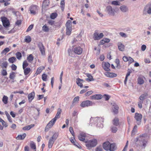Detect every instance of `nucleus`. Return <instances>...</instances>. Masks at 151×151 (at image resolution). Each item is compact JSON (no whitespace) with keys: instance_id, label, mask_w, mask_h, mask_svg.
<instances>
[{"instance_id":"nucleus-1","label":"nucleus","mask_w":151,"mask_h":151,"mask_svg":"<svg viewBox=\"0 0 151 151\" xmlns=\"http://www.w3.org/2000/svg\"><path fill=\"white\" fill-rule=\"evenodd\" d=\"M135 141L137 144H139L140 146H141L143 148H145L146 146L147 141L145 139V138L143 136H140L139 137L136 138Z\"/></svg>"},{"instance_id":"nucleus-2","label":"nucleus","mask_w":151,"mask_h":151,"mask_svg":"<svg viewBox=\"0 0 151 151\" xmlns=\"http://www.w3.org/2000/svg\"><path fill=\"white\" fill-rule=\"evenodd\" d=\"M93 121L94 122V124H96L98 127H102L103 125L102 124H100L99 126L98 125L99 123L101 124L102 122H103L104 119L102 117H92L90 119V122H92Z\"/></svg>"},{"instance_id":"nucleus-3","label":"nucleus","mask_w":151,"mask_h":151,"mask_svg":"<svg viewBox=\"0 0 151 151\" xmlns=\"http://www.w3.org/2000/svg\"><path fill=\"white\" fill-rule=\"evenodd\" d=\"M58 136V132H55L50 139L48 144V147L49 148H50L52 147L53 144L57 139Z\"/></svg>"},{"instance_id":"nucleus-4","label":"nucleus","mask_w":151,"mask_h":151,"mask_svg":"<svg viewBox=\"0 0 151 151\" xmlns=\"http://www.w3.org/2000/svg\"><path fill=\"white\" fill-rule=\"evenodd\" d=\"M97 143V140L94 139L89 141L86 145L87 148L88 149H90L91 148L95 147Z\"/></svg>"},{"instance_id":"nucleus-5","label":"nucleus","mask_w":151,"mask_h":151,"mask_svg":"<svg viewBox=\"0 0 151 151\" xmlns=\"http://www.w3.org/2000/svg\"><path fill=\"white\" fill-rule=\"evenodd\" d=\"M95 103L91 101L86 100L82 102L80 106L82 107H85L92 106Z\"/></svg>"},{"instance_id":"nucleus-6","label":"nucleus","mask_w":151,"mask_h":151,"mask_svg":"<svg viewBox=\"0 0 151 151\" xmlns=\"http://www.w3.org/2000/svg\"><path fill=\"white\" fill-rule=\"evenodd\" d=\"M1 19L3 25L4 27H6L9 25L10 22L9 20L7 18L5 17H1Z\"/></svg>"},{"instance_id":"nucleus-7","label":"nucleus","mask_w":151,"mask_h":151,"mask_svg":"<svg viewBox=\"0 0 151 151\" xmlns=\"http://www.w3.org/2000/svg\"><path fill=\"white\" fill-rule=\"evenodd\" d=\"M104 35L102 33H100L99 35L97 31H95L93 34V38L95 40H100L104 37Z\"/></svg>"},{"instance_id":"nucleus-8","label":"nucleus","mask_w":151,"mask_h":151,"mask_svg":"<svg viewBox=\"0 0 151 151\" xmlns=\"http://www.w3.org/2000/svg\"><path fill=\"white\" fill-rule=\"evenodd\" d=\"M142 118V115L141 114L137 113H135L134 118L136 120L138 125L140 124Z\"/></svg>"},{"instance_id":"nucleus-9","label":"nucleus","mask_w":151,"mask_h":151,"mask_svg":"<svg viewBox=\"0 0 151 151\" xmlns=\"http://www.w3.org/2000/svg\"><path fill=\"white\" fill-rule=\"evenodd\" d=\"M29 9L31 14L35 15L37 11L38 6L36 5H32L30 6Z\"/></svg>"},{"instance_id":"nucleus-10","label":"nucleus","mask_w":151,"mask_h":151,"mask_svg":"<svg viewBox=\"0 0 151 151\" xmlns=\"http://www.w3.org/2000/svg\"><path fill=\"white\" fill-rule=\"evenodd\" d=\"M86 137V134L83 132L80 133L78 136V139L82 141L86 142L87 141L85 139Z\"/></svg>"},{"instance_id":"nucleus-11","label":"nucleus","mask_w":151,"mask_h":151,"mask_svg":"<svg viewBox=\"0 0 151 151\" xmlns=\"http://www.w3.org/2000/svg\"><path fill=\"white\" fill-rule=\"evenodd\" d=\"M54 119H52L47 125L45 129V132L47 131L50 128H51L55 122V121H54Z\"/></svg>"},{"instance_id":"nucleus-12","label":"nucleus","mask_w":151,"mask_h":151,"mask_svg":"<svg viewBox=\"0 0 151 151\" xmlns=\"http://www.w3.org/2000/svg\"><path fill=\"white\" fill-rule=\"evenodd\" d=\"M112 109L113 112L114 114H117L118 113L119 107L118 105L115 104L113 103L112 105Z\"/></svg>"},{"instance_id":"nucleus-13","label":"nucleus","mask_w":151,"mask_h":151,"mask_svg":"<svg viewBox=\"0 0 151 151\" xmlns=\"http://www.w3.org/2000/svg\"><path fill=\"white\" fill-rule=\"evenodd\" d=\"M123 60L125 62H128V63L130 64L134 62L133 59L130 57L124 56L123 57Z\"/></svg>"},{"instance_id":"nucleus-14","label":"nucleus","mask_w":151,"mask_h":151,"mask_svg":"<svg viewBox=\"0 0 151 151\" xmlns=\"http://www.w3.org/2000/svg\"><path fill=\"white\" fill-rule=\"evenodd\" d=\"M82 48L79 46L75 47L74 50V53L78 55L81 54L82 52Z\"/></svg>"},{"instance_id":"nucleus-15","label":"nucleus","mask_w":151,"mask_h":151,"mask_svg":"<svg viewBox=\"0 0 151 151\" xmlns=\"http://www.w3.org/2000/svg\"><path fill=\"white\" fill-rule=\"evenodd\" d=\"M106 10L109 14L113 16L114 15V13L111 6H107Z\"/></svg>"},{"instance_id":"nucleus-16","label":"nucleus","mask_w":151,"mask_h":151,"mask_svg":"<svg viewBox=\"0 0 151 151\" xmlns=\"http://www.w3.org/2000/svg\"><path fill=\"white\" fill-rule=\"evenodd\" d=\"M38 47L42 55H45V48L42 43H40L38 45Z\"/></svg>"},{"instance_id":"nucleus-17","label":"nucleus","mask_w":151,"mask_h":151,"mask_svg":"<svg viewBox=\"0 0 151 151\" xmlns=\"http://www.w3.org/2000/svg\"><path fill=\"white\" fill-rule=\"evenodd\" d=\"M110 143L109 141H107L103 144V148L105 150L108 151L109 150Z\"/></svg>"},{"instance_id":"nucleus-18","label":"nucleus","mask_w":151,"mask_h":151,"mask_svg":"<svg viewBox=\"0 0 151 151\" xmlns=\"http://www.w3.org/2000/svg\"><path fill=\"white\" fill-rule=\"evenodd\" d=\"M132 72V70L128 69L127 70V72L126 75L125 79L124 81V83L126 85L128 79V77L130 76V74Z\"/></svg>"},{"instance_id":"nucleus-19","label":"nucleus","mask_w":151,"mask_h":151,"mask_svg":"<svg viewBox=\"0 0 151 151\" xmlns=\"http://www.w3.org/2000/svg\"><path fill=\"white\" fill-rule=\"evenodd\" d=\"M104 75L108 77L113 78L116 77L117 75L116 74L112 73L105 72Z\"/></svg>"},{"instance_id":"nucleus-20","label":"nucleus","mask_w":151,"mask_h":151,"mask_svg":"<svg viewBox=\"0 0 151 151\" xmlns=\"http://www.w3.org/2000/svg\"><path fill=\"white\" fill-rule=\"evenodd\" d=\"M92 99H100L102 97V96L101 94H95L91 96Z\"/></svg>"},{"instance_id":"nucleus-21","label":"nucleus","mask_w":151,"mask_h":151,"mask_svg":"<svg viewBox=\"0 0 151 151\" xmlns=\"http://www.w3.org/2000/svg\"><path fill=\"white\" fill-rule=\"evenodd\" d=\"M61 110L60 108H58V111L57 113V114L54 118L53 119L54 120V121H56V120L57 119H59L60 116V114L61 113Z\"/></svg>"},{"instance_id":"nucleus-22","label":"nucleus","mask_w":151,"mask_h":151,"mask_svg":"<svg viewBox=\"0 0 151 151\" xmlns=\"http://www.w3.org/2000/svg\"><path fill=\"white\" fill-rule=\"evenodd\" d=\"M35 96V93L34 92L31 93L28 95V97L29 102H31L32 100L34 99Z\"/></svg>"},{"instance_id":"nucleus-23","label":"nucleus","mask_w":151,"mask_h":151,"mask_svg":"<svg viewBox=\"0 0 151 151\" xmlns=\"http://www.w3.org/2000/svg\"><path fill=\"white\" fill-rule=\"evenodd\" d=\"M110 41V39L106 38H104L100 42V45H103L106 43H109Z\"/></svg>"},{"instance_id":"nucleus-24","label":"nucleus","mask_w":151,"mask_h":151,"mask_svg":"<svg viewBox=\"0 0 151 151\" xmlns=\"http://www.w3.org/2000/svg\"><path fill=\"white\" fill-rule=\"evenodd\" d=\"M145 77L144 76H141L138 78H137L138 83L140 85L142 84L144 82V78Z\"/></svg>"},{"instance_id":"nucleus-25","label":"nucleus","mask_w":151,"mask_h":151,"mask_svg":"<svg viewBox=\"0 0 151 151\" xmlns=\"http://www.w3.org/2000/svg\"><path fill=\"white\" fill-rule=\"evenodd\" d=\"M148 95L147 93H145L142 94L139 97V101L143 102V101L145 99V97Z\"/></svg>"},{"instance_id":"nucleus-26","label":"nucleus","mask_w":151,"mask_h":151,"mask_svg":"<svg viewBox=\"0 0 151 151\" xmlns=\"http://www.w3.org/2000/svg\"><path fill=\"white\" fill-rule=\"evenodd\" d=\"M118 46L119 50L123 51L124 50V46L122 43L119 42L118 43Z\"/></svg>"},{"instance_id":"nucleus-27","label":"nucleus","mask_w":151,"mask_h":151,"mask_svg":"<svg viewBox=\"0 0 151 151\" xmlns=\"http://www.w3.org/2000/svg\"><path fill=\"white\" fill-rule=\"evenodd\" d=\"M109 150L110 151H114L116 149V147L114 143L110 144V145Z\"/></svg>"},{"instance_id":"nucleus-28","label":"nucleus","mask_w":151,"mask_h":151,"mask_svg":"<svg viewBox=\"0 0 151 151\" xmlns=\"http://www.w3.org/2000/svg\"><path fill=\"white\" fill-rule=\"evenodd\" d=\"M112 123L115 126H118L119 124V120L117 117L115 118L113 120Z\"/></svg>"},{"instance_id":"nucleus-29","label":"nucleus","mask_w":151,"mask_h":151,"mask_svg":"<svg viewBox=\"0 0 151 151\" xmlns=\"http://www.w3.org/2000/svg\"><path fill=\"white\" fill-rule=\"evenodd\" d=\"M27 67H23V69L24 70V72L25 75H28L30 71V69L29 68H26Z\"/></svg>"},{"instance_id":"nucleus-30","label":"nucleus","mask_w":151,"mask_h":151,"mask_svg":"<svg viewBox=\"0 0 151 151\" xmlns=\"http://www.w3.org/2000/svg\"><path fill=\"white\" fill-rule=\"evenodd\" d=\"M26 136L25 133H24L22 135H18L16 138L17 140H22Z\"/></svg>"},{"instance_id":"nucleus-31","label":"nucleus","mask_w":151,"mask_h":151,"mask_svg":"<svg viewBox=\"0 0 151 151\" xmlns=\"http://www.w3.org/2000/svg\"><path fill=\"white\" fill-rule=\"evenodd\" d=\"M87 76L88 78H87L86 79V80L88 81H93L94 79L93 78V76H92V75L89 73H87L86 75Z\"/></svg>"},{"instance_id":"nucleus-32","label":"nucleus","mask_w":151,"mask_h":151,"mask_svg":"<svg viewBox=\"0 0 151 151\" xmlns=\"http://www.w3.org/2000/svg\"><path fill=\"white\" fill-rule=\"evenodd\" d=\"M65 26L66 28H72L71 21L70 20H68L66 23Z\"/></svg>"},{"instance_id":"nucleus-33","label":"nucleus","mask_w":151,"mask_h":151,"mask_svg":"<svg viewBox=\"0 0 151 151\" xmlns=\"http://www.w3.org/2000/svg\"><path fill=\"white\" fill-rule=\"evenodd\" d=\"M60 7L62 11H63L65 6V0H61L60 2Z\"/></svg>"},{"instance_id":"nucleus-34","label":"nucleus","mask_w":151,"mask_h":151,"mask_svg":"<svg viewBox=\"0 0 151 151\" xmlns=\"http://www.w3.org/2000/svg\"><path fill=\"white\" fill-rule=\"evenodd\" d=\"M17 60V59L15 57H11L8 59L9 62L11 63H13Z\"/></svg>"},{"instance_id":"nucleus-35","label":"nucleus","mask_w":151,"mask_h":151,"mask_svg":"<svg viewBox=\"0 0 151 151\" xmlns=\"http://www.w3.org/2000/svg\"><path fill=\"white\" fill-rule=\"evenodd\" d=\"M34 59V57L32 54L29 55L27 57V60L29 62L31 63Z\"/></svg>"},{"instance_id":"nucleus-36","label":"nucleus","mask_w":151,"mask_h":151,"mask_svg":"<svg viewBox=\"0 0 151 151\" xmlns=\"http://www.w3.org/2000/svg\"><path fill=\"white\" fill-rule=\"evenodd\" d=\"M31 41V37L29 36H26L25 37L24 41L27 43H29Z\"/></svg>"},{"instance_id":"nucleus-37","label":"nucleus","mask_w":151,"mask_h":151,"mask_svg":"<svg viewBox=\"0 0 151 151\" xmlns=\"http://www.w3.org/2000/svg\"><path fill=\"white\" fill-rule=\"evenodd\" d=\"M4 68H3V70L1 71V74L3 76H5L7 75V73L6 71V67H4Z\"/></svg>"},{"instance_id":"nucleus-38","label":"nucleus","mask_w":151,"mask_h":151,"mask_svg":"<svg viewBox=\"0 0 151 151\" xmlns=\"http://www.w3.org/2000/svg\"><path fill=\"white\" fill-rule=\"evenodd\" d=\"M30 146L31 147V148L35 150V151H36V147L35 144L34 143V142L33 141L31 142L30 143Z\"/></svg>"},{"instance_id":"nucleus-39","label":"nucleus","mask_w":151,"mask_h":151,"mask_svg":"<svg viewBox=\"0 0 151 151\" xmlns=\"http://www.w3.org/2000/svg\"><path fill=\"white\" fill-rule=\"evenodd\" d=\"M42 29L45 32H48L49 31V28L46 24H45L42 27Z\"/></svg>"},{"instance_id":"nucleus-40","label":"nucleus","mask_w":151,"mask_h":151,"mask_svg":"<svg viewBox=\"0 0 151 151\" xmlns=\"http://www.w3.org/2000/svg\"><path fill=\"white\" fill-rule=\"evenodd\" d=\"M15 76V73L14 72H12L10 73L9 78L11 79L14 80Z\"/></svg>"},{"instance_id":"nucleus-41","label":"nucleus","mask_w":151,"mask_h":151,"mask_svg":"<svg viewBox=\"0 0 151 151\" xmlns=\"http://www.w3.org/2000/svg\"><path fill=\"white\" fill-rule=\"evenodd\" d=\"M8 97L5 96H4L2 99V101L5 104H6L8 103Z\"/></svg>"},{"instance_id":"nucleus-42","label":"nucleus","mask_w":151,"mask_h":151,"mask_svg":"<svg viewBox=\"0 0 151 151\" xmlns=\"http://www.w3.org/2000/svg\"><path fill=\"white\" fill-rule=\"evenodd\" d=\"M72 28H66V34L67 35H70L71 32Z\"/></svg>"},{"instance_id":"nucleus-43","label":"nucleus","mask_w":151,"mask_h":151,"mask_svg":"<svg viewBox=\"0 0 151 151\" xmlns=\"http://www.w3.org/2000/svg\"><path fill=\"white\" fill-rule=\"evenodd\" d=\"M5 114L6 115V116L7 118L8 119L9 121L11 123L12 122V120L11 118L10 117L9 114L6 111H5Z\"/></svg>"},{"instance_id":"nucleus-44","label":"nucleus","mask_w":151,"mask_h":151,"mask_svg":"<svg viewBox=\"0 0 151 151\" xmlns=\"http://www.w3.org/2000/svg\"><path fill=\"white\" fill-rule=\"evenodd\" d=\"M120 9L123 12H125L127 10V9L126 6H122L120 7Z\"/></svg>"},{"instance_id":"nucleus-45","label":"nucleus","mask_w":151,"mask_h":151,"mask_svg":"<svg viewBox=\"0 0 151 151\" xmlns=\"http://www.w3.org/2000/svg\"><path fill=\"white\" fill-rule=\"evenodd\" d=\"M10 51V49L9 48H6L4 49L1 52L2 54H6L7 52Z\"/></svg>"},{"instance_id":"nucleus-46","label":"nucleus","mask_w":151,"mask_h":151,"mask_svg":"<svg viewBox=\"0 0 151 151\" xmlns=\"http://www.w3.org/2000/svg\"><path fill=\"white\" fill-rule=\"evenodd\" d=\"M116 126H112L111 127V131L113 133H116L117 130V128Z\"/></svg>"},{"instance_id":"nucleus-47","label":"nucleus","mask_w":151,"mask_h":151,"mask_svg":"<svg viewBox=\"0 0 151 151\" xmlns=\"http://www.w3.org/2000/svg\"><path fill=\"white\" fill-rule=\"evenodd\" d=\"M17 58L19 60H20L22 57V54L19 52H17L16 54Z\"/></svg>"},{"instance_id":"nucleus-48","label":"nucleus","mask_w":151,"mask_h":151,"mask_svg":"<svg viewBox=\"0 0 151 151\" xmlns=\"http://www.w3.org/2000/svg\"><path fill=\"white\" fill-rule=\"evenodd\" d=\"M57 14L56 13H53L50 15V18L52 19H55L57 16Z\"/></svg>"},{"instance_id":"nucleus-49","label":"nucleus","mask_w":151,"mask_h":151,"mask_svg":"<svg viewBox=\"0 0 151 151\" xmlns=\"http://www.w3.org/2000/svg\"><path fill=\"white\" fill-rule=\"evenodd\" d=\"M42 68H38L37 70V71L36 72V73L37 74H39L42 71V70L43 69H44L45 68L44 67H42Z\"/></svg>"},{"instance_id":"nucleus-50","label":"nucleus","mask_w":151,"mask_h":151,"mask_svg":"<svg viewBox=\"0 0 151 151\" xmlns=\"http://www.w3.org/2000/svg\"><path fill=\"white\" fill-rule=\"evenodd\" d=\"M47 75L45 74H43L42 75V80L44 81H47Z\"/></svg>"},{"instance_id":"nucleus-51","label":"nucleus","mask_w":151,"mask_h":151,"mask_svg":"<svg viewBox=\"0 0 151 151\" xmlns=\"http://www.w3.org/2000/svg\"><path fill=\"white\" fill-rule=\"evenodd\" d=\"M69 131L72 134V135L74 136V132L73 131V128L71 127H70L69 128Z\"/></svg>"},{"instance_id":"nucleus-52","label":"nucleus","mask_w":151,"mask_h":151,"mask_svg":"<svg viewBox=\"0 0 151 151\" xmlns=\"http://www.w3.org/2000/svg\"><path fill=\"white\" fill-rule=\"evenodd\" d=\"M143 103V102L139 101L138 102V105L139 108L141 109L142 108V104Z\"/></svg>"},{"instance_id":"nucleus-53","label":"nucleus","mask_w":151,"mask_h":151,"mask_svg":"<svg viewBox=\"0 0 151 151\" xmlns=\"http://www.w3.org/2000/svg\"><path fill=\"white\" fill-rule=\"evenodd\" d=\"M33 25L31 24L28 27L27 29V32H29L33 28Z\"/></svg>"},{"instance_id":"nucleus-54","label":"nucleus","mask_w":151,"mask_h":151,"mask_svg":"<svg viewBox=\"0 0 151 151\" xmlns=\"http://www.w3.org/2000/svg\"><path fill=\"white\" fill-rule=\"evenodd\" d=\"M48 23L49 24L51 25H52L54 24L55 21L53 20H49L48 21Z\"/></svg>"},{"instance_id":"nucleus-55","label":"nucleus","mask_w":151,"mask_h":151,"mask_svg":"<svg viewBox=\"0 0 151 151\" xmlns=\"http://www.w3.org/2000/svg\"><path fill=\"white\" fill-rule=\"evenodd\" d=\"M76 83L77 84H78V85L81 88H82L83 87L82 84V83H81L79 81H78V80H77Z\"/></svg>"},{"instance_id":"nucleus-56","label":"nucleus","mask_w":151,"mask_h":151,"mask_svg":"<svg viewBox=\"0 0 151 151\" xmlns=\"http://www.w3.org/2000/svg\"><path fill=\"white\" fill-rule=\"evenodd\" d=\"M110 67H103L104 69L106 71H109L110 69L109 68Z\"/></svg>"},{"instance_id":"nucleus-57","label":"nucleus","mask_w":151,"mask_h":151,"mask_svg":"<svg viewBox=\"0 0 151 151\" xmlns=\"http://www.w3.org/2000/svg\"><path fill=\"white\" fill-rule=\"evenodd\" d=\"M93 93V92L92 91H89L85 93V95L86 96H88L92 94Z\"/></svg>"},{"instance_id":"nucleus-58","label":"nucleus","mask_w":151,"mask_h":151,"mask_svg":"<svg viewBox=\"0 0 151 151\" xmlns=\"http://www.w3.org/2000/svg\"><path fill=\"white\" fill-rule=\"evenodd\" d=\"M119 35H121V36L123 37H127V36L125 33L122 32H120Z\"/></svg>"},{"instance_id":"nucleus-59","label":"nucleus","mask_w":151,"mask_h":151,"mask_svg":"<svg viewBox=\"0 0 151 151\" xmlns=\"http://www.w3.org/2000/svg\"><path fill=\"white\" fill-rule=\"evenodd\" d=\"M111 4L112 5H119V4H118V2L116 1H113L111 2Z\"/></svg>"},{"instance_id":"nucleus-60","label":"nucleus","mask_w":151,"mask_h":151,"mask_svg":"<svg viewBox=\"0 0 151 151\" xmlns=\"http://www.w3.org/2000/svg\"><path fill=\"white\" fill-rule=\"evenodd\" d=\"M30 129V127H29V126L28 125L27 126L23 128V130H29Z\"/></svg>"},{"instance_id":"nucleus-61","label":"nucleus","mask_w":151,"mask_h":151,"mask_svg":"<svg viewBox=\"0 0 151 151\" xmlns=\"http://www.w3.org/2000/svg\"><path fill=\"white\" fill-rule=\"evenodd\" d=\"M68 52L69 56H72L73 54V52L70 49H68Z\"/></svg>"},{"instance_id":"nucleus-62","label":"nucleus","mask_w":151,"mask_h":151,"mask_svg":"<svg viewBox=\"0 0 151 151\" xmlns=\"http://www.w3.org/2000/svg\"><path fill=\"white\" fill-rule=\"evenodd\" d=\"M79 100V97L77 96L74 98L73 99V103H75L76 101H78Z\"/></svg>"},{"instance_id":"nucleus-63","label":"nucleus","mask_w":151,"mask_h":151,"mask_svg":"<svg viewBox=\"0 0 151 151\" xmlns=\"http://www.w3.org/2000/svg\"><path fill=\"white\" fill-rule=\"evenodd\" d=\"M22 21L20 20H18L16 22V24L17 25H19L21 24Z\"/></svg>"},{"instance_id":"nucleus-64","label":"nucleus","mask_w":151,"mask_h":151,"mask_svg":"<svg viewBox=\"0 0 151 151\" xmlns=\"http://www.w3.org/2000/svg\"><path fill=\"white\" fill-rule=\"evenodd\" d=\"M102 149L101 147H97L96 149V151H102Z\"/></svg>"}]
</instances>
